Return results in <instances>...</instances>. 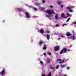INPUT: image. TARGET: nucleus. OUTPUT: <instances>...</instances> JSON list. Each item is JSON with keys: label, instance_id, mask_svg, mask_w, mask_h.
<instances>
[{"label": "nucleus", "instance_id": "f257e3e1", "mask_svg": "<svg viewBox=\"0 0 76 76\" xmlns=\"http://www.w3.org/2000/svg\"><path fill=\"white\" fill-rule=\"evenodd\" d=\"M46 12L48 14L50 15H51V14H53V15H55V13L54 12L53 10L50 11L49 10H47L46 11Z\"/></svg>", "mask_w": 76, "mask_h": 76}, {"label": "nucleus", "instance_id": "f03ea898", "mask_svg": "<svg viewBox=\"0 0 76 76\" xmlns=\"http://www.w3.org/2000/svg\"><path fill=\"white\" fill-rule=\"evenodd\" d=\"M54 51H58L60 50V47L59 46H56L54 47Z\"/></svg>", "mask_w": 76, "mask_h": 76}, {"label": "nucleus", "instance_id": "7ed1b4c3", "mask_svg": "<svg viewBox=\"0 0 76 76\" xmlns=\"http://www.w3.org/2000/svg\"><path fill=\"white\" fill-rule=\"evenodd\" d=\"M57 61H60L59 63H64V60L63 59L61 60V59H57Z\"/></svg>", "mask_w": 76, "mask_h": 76}, {"label": "nucleus", "instance_id": "20e7f679", "mask_svg": "<svg viewBox=\"0 0 76 76\" xmlns=\"http://www.w3.org/2000/svg\"><path fill=\"white\" fill-rule=\"evenodd\" d=\"M6 73V71L5 70H3L0 73V75H3L4 74H5Z\"/></svg>", "mask_w": 76, "mask_h": 76}, {"label": "nucleus", "instance_id": "39448f33", "mask_svg": "<svg viewBox=\"0 0 76 76\" xmlns=\"http://www.w3.org/2000/svg\"><path fill=\"white\" fill-rule=\"evenodd\" d=\"M55 18L56 19H60V18L59 17H58V14H56L55 16Z\"/></svg>", "mask_w": 76, "mask_h": 76}, {"label": "nucleus", "instance_id": "423d86ee", "mask_svg": "<svg viewBox=\"0 0 76 76\" xmlns=\"http://www.w3.org/2000/svg\"><path fill=\"white\" fill-rule=\"evenodd\" d=\"M25 15L26 16V17L27 18H30V16L29 15V13L28 12H26L25 13Z\"/></svg>", "mask_w": 76, "mask_h": 76}, {"label": "nucleus", "instance_id": "0eeeda50", "mask_svg": "<svg viewBox=\"0 0 76 76\" xmlns=\"http://www.w3.org/2000/svg\"><path fill=\"white\" fill-rule=\"evenodd\" d=\"M66 35L67 37H69L72 35V34H70V32H67V33H66Z\"/></svg>", "mask_w": 76, "mask_h": 76}, {"label": "nucleus", "instance_id": "6e6552de", "mask_svg": "<svg viewBox=\"0 0 76 76\" xmlns=\"http://www.w3.org/2000/svg\"><path fill=\"white\" fill-rule=\"evenodd\" d=\"M61 17H63L64 18H67V17L65 16V15L64 14H62L61 15Z\"/></svg>", "mask_w": 76, "mask_h": 76}, {"label": "nucleus", "instance_id": "1a4fd4ad", "mask_svg": "<svg viewBox=\"0 0 76 76\" xmlns=\"http://www.w3.org/2000/svg\"><path fill=\"white\" fill-rule=\"evenodd\" d=\"M43 43V41H42V40H40L39 41V45H41L42 44V43Z\"/></svg>", "mask_w": 76, "mask_h": 76}, {"label": "nucleus", "instance_id": "9d476101", "mask_svg": "<svg viewBox=\"0 0 76 76\" xmlns=\"http://www.w3.org/2000/svg\"><path fill=\"white\" fill-rule=\"evenodd\" d=\"M62 50L64 53H66L67 52V49L66 48H64Z\"/></svg>", "mask_w": 76, "mask_h": 76}, {"label": "nucleus", "instance_id": "9b49d317", "mask_svg": "<svg viewBox=\"0 0 76 76\" xmlns=\"http://www.w3.org/2000/svg\"><path fill=\"white\" fill-rule=\"evenodd\" d=\"M46 37H47V39H48V40H49V39H50V35H49V34H47V35Z\"/></svg>", "mask_w": 76, "mask_h": 76}, {"label": "nucleus", "instance_id": "f8f14e48", "mask_svg": "<svg viewBox=\"0 0 76 76\" xmlns=\"http://www.w3.org/2000/svg\"><path fill=\"white\" fill-rule=\"evenodd\" d=\"M46 48H47V46H46L45 45L44 46V47H43V50H46Z\"/></svg>", "mask_w": 76, "mask_h": 76}, {"label": "nucleus", "instance_id": "ddd939ff", "mask_svg": "<svg viewBox=\"0 0 76 76\" xmlns=\"http://www.w3.org/2000/svg\"><path fill=\"white\" fill-rule=\"evenodd\" d=\"M40 32H41L42 34H43V33H44V31L43 30L41 29L39 31Z\"/></svg>", "mask_w": 76, "mask_h": 76}, {"label": "nucleus", "instance_id": "4468645a", "mask_svg": "<svg viewBox=\"0 0 76 76\" xmlns=\"http://www.w3.org/2000/svg\"><path fill=\"white\" fill-rule=\"evenodd\" d=\"M35 4L36 6H40V3H35Z\"/></svg>", "mask_w": 76, "mask_h": 76}, {"label": "nucleus", "instance_id": "2eb2a0df", "mask_svg": "<svg viewBox=\"0 0 76 76\" xmlns=\"http://www.w3.org/2000/svg\"><path fill=\"white\" fill-rule=\"evenodd\" d=\"M33 9L34 10H35V11H37V10H38V9H37V8L36 7L33 8Z\"/></svg>", "mask_w": 76, "mask_h": 76}, {"label": "nucleus", "instance_id": "dca6fc26", "mask_svg": "<svg viewBox=\"0 0 76 76\" xmlns=\"http://www.w3.org/2000/svg\"><path fill=\"white\" fill-rule=\"evenodd\" d=\"M72 39L73 40H75V35H73L72 36Z\"/></svg>", "mask_w": 76, "mask_h": 76}, {"label": "nucleus", "instance_id": "f3484780", "mask_svg": "<svg viewBox=\"0 0 76 76\" xmlns=\"http://www.w3.org/2000/svg\"><path fill=\"white\" fill-rule=\"evenodd\" d=\"M63 53V51L62 50H61L60 52V54H62Z\"/></svg>", "mask_w": 76, "mask_h": 76}, {"label": "nucleus", "instance_id": "a211bd4d", "mask_svg": "<svg viewBox=\"0 0 76 76\" xmlns=\"http://www.w3.org/2000/svg\"><path fill=\"white\" fill-rule=\"evenodd\" d=\"M47 61L48 63H49L50 62V59H48L47 60Z\"/></svg>", "mask_w": 76, "mask_h": 76}, {"label": "nucleus", "instance_id": "6ab92c4d", "mask_svg": "<svg viewBox=\"0 0 76 76\" xmlns=\"http://www.w3.org/2000/svg\"><path fill=\"white\" fill-rule=\"evenodd\" d=\"M66 66V65H61V68H63V67H64Z\"/></svg>", "mask_w": 76, "mask_h": 76}, {"label": "nucleus", "instance_id": "aec40b11", "mask_svg": "<svg viewBox=\"0 0 76 76\" xmlns=\"http://www.w3.org/2000/svg\"><path fill=\"white\" fill-rule=\"evenodd\" d=\"M40 63L41 65H43V62L42 61H40Z\"/></svg>", "mask_w": 76, "mask_h": 76}, {"label": "nucleus", "instance_id": "412c9836", "mask_svg": "<svg viewBox=\"0 0 76 76\" xmlns=\"http://www.w3.org/2000/svg\"><path fill=\"white\" fill-rule=\"evenodd\" d=\"M48 54L49 56H51V53L50 52H48Z\"/></svg>", "mask_w": 76, "mask_h": 76}, {"label": "nucleus", "instance_id": "4be33fe9", "mask_svg": "<svg viewBox=\"0 0 76 76\" xmlns=\"http://www.w3.org/2000/svg\"><path fill=\"white\" fill-rule=\"evenodd\" d=\"M50 68L51 69H52V70H54V68L53 67H52V66H50Z\"/></svg>", "mask_w": 76, "mask_h": 76}, {"label": "nucleus", "instance_id": "5701e85b", "mask_svg": "<svg viewBox=\"0 0 76 76\" xmlns=\"http://www.w3.org/2000/svg\"><path fill=\"white\" fill-rule=\"evenodd\" d=\"M70 19V18H68L67 20H66V22H69Z\"/></svg>", "mask_w": 76, "mask_h": 76}, {"label": "nucleus", "instance_id": "b1692460", "mask_svg": "<svg viewBox=\"0 0 76 76\" xmlns=\"http://www.w3.org/2000/svg\"><path fill=\"white\" fill-rule=\"evenodd\" d=\"M58 5H60V4H61V2H60V1H58Z\"/></svg>", "mask_w": 76, "mask_h": 76}, {"label": "nucleus", "instance_id": "393cba45", "mask_svg": "<svg viewBox=\"0 0 76 76\" xmlns=\"http://www.w3.org/2000/svg\"><path fill=\"white\" fill-rule=\"evenodd\" d=\"M66 9H67V10H69L70 9L69 7H67L66 8Z\"/></svg>", "mask_w": 76, "mask_h": 76}, {"label": "nucleus", "instance_id": "a878e982", "mask_svg": "<svg viewBox=\"0 0 76 76\" xmlns=\"http://www.w3.org/2000/svg\"><path fill=\"white\" fill-rule=\"evenodd\" d=\"M69 12H73V10H72V9H70L69 10Z\"/></svg>", "mask_w": 76, "mask_h": 76}, {"label": "nucleus", "instance_id": "bb28decb", "mask_svg": "<svg viewBox=\"0 0 76 76\" xmlns=\"http://www.w3.org/2000/svg\"><path fill=\"white\" fill-rule=\"evenodd\" d=\"M21 10H22V9H18V12H20V11H21Z\"/></svg>", "mask_w": 76, "mask_h": 76}, {"label": "nucleus", "instance_id": "cd10ccee", "mask_svg": "<svg viewBox=\"0 0 76 76\" xmlns=\"http://www.w3.org/2000/svg\"><path fill=\"white\" fill-rule=\"evenodd\" d=\"M42 2L43 3H45V1L44 0H42Z\"/></svg>", "mask_w": 76, "mask_h": 76}, {"label": "nucleus", "instance_id": "c85d7f7f", "mask_svg": "<svg viewBox=\"0 0 76 76\" xmlns=\"http://www.w3.org/2000/svg\"><path fill=\"white\" fill-rule=\"evenodd\" d=\"M63 7H64V6H63V5H61V6H60V7L61 8H63Z\"/></svg>", "mask_w": 76, "mask_h": 76}, {"label": "nucleus", "instance_id": "c756f323", "mask_svg": "<svg viewBox=\"0 0 76 76\" xmlns=\"http://www.w3.org/2000/svg\"><path fill=\"white\" fill-rule=\"evenodd\" d=\"M40 9L42 10H44V9L42 7H41L40 8Z\"/></svg>", "mask_w": 76, "mask_h": 76}, {"label": "nucleus", "instance_id": "7c9ffc66", "mask_svg": "<svg viewBox=\"0 0 76 76\" xmlns=\"http://www.w3.org/2000/svg\"><path fill=\"white\" fill-rule=\"evenodd\" d=\"M66 15H67L68 16H70L69 15V13H66Z\"/></svg>", "mask_w": 76, "mask_h": 76}, {"label": "nucleus", "instance_id": "2f4dec72", "mask_svg": "<svg viewBox=\"0 0 76 76\" xmlns=\"http://www.w3.org/2000/svg\"><path fill=\"white\" fill-rule=\"evenodd\" d=\"M46 16L47 17H48V18H49V17H50V15H47Z\"/></svg>", "mask_w": 76, "mask_h": 76}, {"label": "nucleus", "instance_id": "473e14b6", "mask_svg": "<svg viewBox=\"0 0 76 76\" xmlns=\"http://www.w3.org/2000/svg\"><path fill=\"white\" fill-rule=\"evenodd\" d=\"M56 69H58V66L56 67Z\"/></svg>", "mask_w": 76, "mask_h": 76}, {"label": "nucleus", "instance_id": "72a5a7b5", "mask_svg": "<svg viewBox=\"0 0 76 76\" xmlns=\"http://www.w3.org/2000/svg\"><path fill=\"white\" fill-rule=\"evenodd\" d=\"M67 25V24H64L63 25V26H65V25Z\"/></svg>", "mask_w": 76, "mask_h": 76}, {"label": "nucleus", "instance_id": "f704fd0d", "mask_svg": "<svg viewBox=\"0 0 76 76\" xmlns=\"http://www.w3.org/2000/svg\"><path fill=\"white\" fill-rule=\"evenodd\" d=\"M56 27H57L58 26V24H57L56 25Z\"/></svg>", "mask_w": 76, "mask_h": 76}, {"label": "nucleus", "instance_id": "c9c22d12", "mask_svg": "<svg viewBox=\"0 0 76 76\" xmlns=\"http://www.w3.org/2000/svg\"><path fill=\"white\" fill-rule=\"evenodd\" d=\"M66 69H67L68 70V69H70V67H66Z\"/></svg>", "mask_w": 76, "mask_h": 76}, {"label": "nucleus", "instance_id": "e433bc0d", "mask_svg": "<svg viewBox=\"0 0 76 76\" xmlns=\"http://www.w3.org/2000/svg\"><path fill=\"white\" fill-rule=\"evenodd\" d=\"M50 8H53V7L52 6H50Z\"/></svg>", "mask_w": 76, "mask_h": 76}, {"label": "nucleus", "instance_id": "4c0bfd02", "mask_svg": "<svg viewBox=\"0 0 76 76\" xmlns=\"http://www.w3.org/2000/svg\"><path fill=\"white\" fill-rule=\"evenodd\" d=\"M43 55H44V56H45L46 55V53H43Z\"/></svg>", "mask_w": 76, "mask_h": 76}, {"label": "nucleus", "instance_id": "58836bf2", "mask_svg": "<svg viewBox=\"0 0 76 76\" xmlns=\"http://www.w3.org/2000/svg\"><path fill=\"white\" fill-rule=\"evenodd\" d=\"M47 33H49L50 32V31H47Z\"/></svg>", "mask_w": 76, "mask_h": 76}, {"label": "nucleus", "instance_id": "ea45409f", "mask_svg": "<svg viewBox=\"0 0 76 76\" xmlns=\"http://www.w3.org/2000/svg\"><path fill=\"white\" fill-rule=\"evenodd\" d=\"M42 76H45V74H43V75H42Z\"/></svg>", "mask_w": 76, "mask_h": 76}, {"label": "nucleus", "instance_id": "a19ab883", "mask_svg": "<svg viewBox=\"0 0 76 76\" xmlns=\"http://www.w3.org/2000/svg\"><path fill=\"white\" fill-rule=\"evenodd\" d=\"M61 37H63V35H61Z\"/></svg>", "mask_w": 76, "mask_h": 76}, {"label": "nucleus", "instance_id": "79ce46f5", "mask_svg": "<svg viewBox=\"0 0 76 76\" xmlns=\"http://www.w3.org/2000/svg\"><path fill=\"white\" fill-rule=\"evenodd\" d=\"M74 24H76V22H74Z\"/></svg>", "mask_w": 76, "mask_h": 76}, {"label": "nucleus", "instance_id": "37998d69", "mask_svg": "<svg viewBox=\"0 0 76 76\" xmlns=\"http://www.w3.org/2000/svg\"><path fill=\"white\" fill-rule=\"evenodd\" d=\"M67 51H69V49H67L66 50Z\"/></svg>", "mask_w": 76, "mask_h": 76}, {"label": "nucleus", "instance_id": "c03bdc74", "mask_svg": "<svg viewBox=\"0 0 76 76\" xmlns=\"http://www.w3.org/2000/svg\"><path fill=\"white\" fill-rule=\"evenodd\" d=\"M72 32L73 34H74V31H72Z\"/></svg>", "mask_w": 76, "mask_h": 76}, {"label": "nucleus", "instance_id": "a18cd8bd", "mask_svg": "<svg viewBox=\"0 0 76 76\" xmlns=\"http://www.w3.org/2000/svg\"><path fill=\"white\" fill-rule=\"evenodd\" d=\"M3 22H5V21H4V20H3Z\"/></svg>", "mask_w": 76, "mask_h": 76}, {"label": "nucleus", "instance_id": "49530a36", "mask_svg": "<svg viewBox=\"0 0 76 76\" xmlns=\"http://www.w3.org/2000/svg\"><path fill=\"white\" fill-rule=\"evenodd\" d=\"M64 76H67V75H64Z\"/></svg>", "mask_w": 76, "mask_h": 76}]
</instances>
